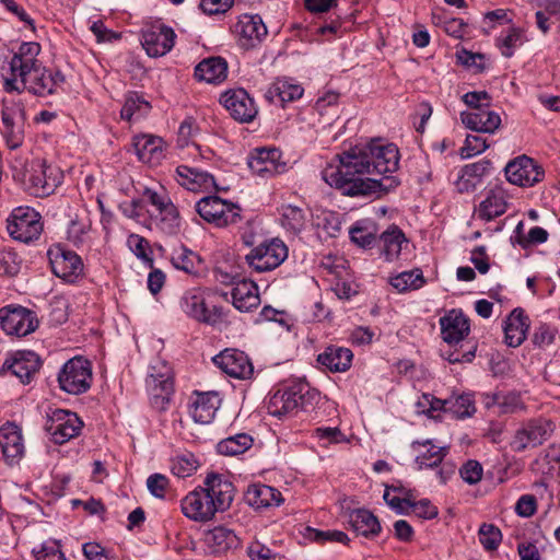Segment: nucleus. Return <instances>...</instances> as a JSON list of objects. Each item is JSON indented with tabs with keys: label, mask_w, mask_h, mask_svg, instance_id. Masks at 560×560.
<instances>
[{
	"label": "nucleus",
	"mask_w": 560,
	"mask_h": 560,
	"mask_svg": "<svg viewBox=\"0 0 560 560\" xmlns=\"http://www.w3.org/2000/svg\"><path fill=\"white\" fill-rule=\"evenodd\" d=\"M7 222V230L10 236L22 243H31L38 240L43 232L40 214L30 207L15 208Z\"/></svg>",
	"instance_id": "8"
},
{
	"label": "nucleus",
	"mask_w": 560,
	"mask_h": 560,
	"mask_svg": "<svg viewBox=\"0 0 560 560\" xmlns=\"http://www.w3.org/2000/svg\"><path fill=\"white\" fill-rule=\"evenodd\" d=\"M314 435L322 442L323 446L345 441V435L338 428H317Z\"/></svg>",
	"instance_id": "63"
},
{
	"label": "nucleus",
	"mask_w": 560,
	"mask_h": 560,
	"mask_svg": "<svg viewBox=\"0 0 560 560\" xmlns=\"http://www.w3.org/2000/svg\"><path fill=\"white\" fill-rule=\"evenodd\" d=\"M195 77L207 83H221L228 77V62L222 57H209L197 65Z\"/></svg>",
	"instance_id": "37"
},
{
	"label": "nucleus",
	"mask_w": 560,
	"mask_h": 560,
	"mask_svg": "<svg viewBox=\"0 0 560 560\" xmlns=\"http://www.w3.org/2000/svg\"><path fill=\"white\" fill-rule=\"evenodd\" d=\"M525 40L524 32L521 28L509 27L506 32H502L497 38V46L505 58H510Z\"/></svg>",
	"instance_id": "45"
},
{
	"label": "nucleus",
	"mask_w": 560,
	"mask_h": 560,
	"mask_svg": "<svg viewBox=\"0 0 560 560\" xmlns=\"http://www.w3.org/2000/svg\"><path fill=\"white\" fill-rule=\"evenodd\" d=\"M196 211L203 220L219 228L237 223L241 220V208L218 196L201 198L196 203Z\"/></svg>",
	"instance_id": "9"
},
{
	"label": "nucleus",
	"mask_w": 560,
	"mask_h": 560,
	"mask_svg": "<svg viewBox=\"0 0 560 560\" xmlns=\"http://www.w3.org/2000/svg\"><path fill=\"white\" fill-rule=\"evenodd\" d=\"M287 257V245L279 238H272L250 249L245 260L255 271L266 272L279 267Z\"/></svg>",
	"instance_id": "10"
},
{
	"label": "nucleus",
	"mask_w": 560,
	"mask_h": 560,
	"mask_svg": "<svg viewBox=\"0 0 560 560\" xmlns=\"http://www.w3.org/2000/svg\"><path fill=\"white\" fill-rule=\"evenodd\" d=\"M244 498L256 510L279 506L283 502V497L278 489L264 483L248 486Z\"/></svg>",
	"instance_id": "29"
},
{
	"label": "nucleus",
	"mask_w": 560,
	"mask_h": 560,
	"mask_svg": "<svg viewBox=\"0 0 560 560\" xmlns=\"http://www.w3.org/2000/svg\"><path fill=\"white\" fill-rule=\"evenodd\" d=\"M90 225L85 211H83L82 214L77 213L75 217L70 220L68 225V240L78 247L83 245L85 243Z\"/></svg>",
	"instance_id": "47"
},
{
	"label": "nucleus",
	"mask_w": 560,
	"mask_h": 560,
	"mask_svg": "<svg viewBox=\"0 0 560 560\" xmlns=\"http://www.w3.org/2000/svg\"><path fill=\"white\" fill-rule=\"evenodd\" d=\"M200 132L196 118L187 116L177 129V148L195 144V139Z\"/></svg>",
	"instance_id": "53"
},
{
	"label": "nucleus",
	"mask_w": 560,
	"mask_h": 560,
	"mask_svg": "<svg viewBox=\"0 0 560 560\" xmlns=\"http://www.w3.org/2000/svg\"><path fill=\"white\" fill-rule=\"evenodd\" d=\"M441 334L445 342L458 343L469 334V319L457 310L450 311L440 318Z\"/></svg>",
	"instance_id": "26"
},
{
	"label": "nucleus",
	"mask_w": 560,
	"mask_h": 560,
	"mask_svg": "<svg viewBox=\"0 0 560 560\" xmlns=\"http://www.w3.org/2000/svg\"><path fill=\"white\" fill-rule=\"evenodd\" d=\"M148 387L151 392V404L159 410H165L172 401L174 393V382L171 375L155 376L153 374L147 380Z\"/></svg>",
	"instance_id": "36"
},
{
	"label": "nucleus",
	"mask_w": 560,
	"mask_h": 560,
	"mask_svg": "<svg viewBox=\"0 0 560 560\" xmlns=\"http://www.w3.org/2000/svg\"><path fill=\"white\" fill-rule=\"evenodd\" d=\"M2 329L12 336L24 337L38 327L35 312L21 305H9L0 308Z\"/></svg>",
	"instance_id": "13"
},
{
	"label": "nucleus",
	"mask_w": 560,
	"mask_h": 560,
	"mask_svg": "<svg viewBox=\"0 0 560 560\" xmlns=\"http://www.w3.org/2000/svg\"><path fill=\"white\" fill-rule=\"evenodd\" d=\"M369 170L355 148H351L334 156L322 171V178L348 197H370L378 192H388L398 186L396 177L374 178Z\"/></svg>",
	"instance_id": "2"
},
{
	"label": "nucleus",
	"mask_w": 560,
	"mask_h": 560,
	"mask_svg": "<svg viewBox=\"0 0 560 560\" xmlns=\"http://www.w3.org/2000/svg\"><path fill=\"white\" fill-rule=\"evenodd\" d=\"M412 447L415 450L417 447L422 448V451L418 450V455L416 456V465L418 469L439 467L448 453L447 447L436 446L432 444L430 440L413 442Z\"/></svg>",
	"instance_id": "38"
},
{
	"label": "nucleus",
	"mask_w": 560,
	"mask_h": 560,
	"mask_svg": "<svg viewBox=\"0 0 560 560\" xmlns=\"http://www.w3.org/2000/svg\"><path fill=\"white\" fill-rule=\"evenodd\" d=\"M304 89L289 79H279L266 92V97L275 103L284 105L302 97Z\"/></svg>",
	"instance_id": "39"
},
{
	"label": "nucleus",
	"mask_w": 560,
	"mask_h": 560,
	"mask_svg": "<svg viewBox=\"0 0 560 560\" xmlns=\"http://www.w3.org/2000/svg\"><path fill=\"white\" fill-rule=\"evenodd\" d=\"M14 176H21L26 189L36 197L49 196L62 180V175L58 168L47 165L45 161L39 159L33 160L30 168L23 174Z\"/></svg>",
	"instance_id": "6"
},
{
	"label": "nucleus",
	"mask_w": 560,
	"mask_h": 560,
	"mask_svg": "<svg viewBox=\"0 0 560 560\" xmlns=\"http://www.w3.org/2000/svg\"><path fill=\"white\" fill-rule=\"evenodd\" d=\"M20 269L21 259L13 249L0 250V276L14 277Z\"/></svg>",
	"instance_id": "55"
},
{
	"label": "nucleus",
	"mask_w": 560,
	"mask_h": 560,
	"mask_svg": "<svg viewBox=\"0 0 560 560\" xmlns=\"http://www.w3.org/2000/svg\"><path fill=\"white\" fill-rule=\"evenodd\" d=\"M174 44V31L161 21L144 24L141 31V45L150 57H161Z\"/></svg>",
	"instance_id": "16"
},
{
	"label": "nucleus",
	"mask_w": 560,
	"mask_h": 560,
	"mask_svg": "<svg viewBox=\"0 0 560 560\" xmlns=\"http://www.w3.org/2000/svg\"><path fill=\"white\" fill-rule=\"evenodd\" d=\"M353 353L349 348L331 345L317 357V362L330 372H346L351 366Z\"/></svg>",
	"instance_id": "34"
},
{
	"label": "nucleus",
	"mask_w": 560,
	"mask_h": 560,
	"mask_svg": "<svg viewBox=\"0 0 560 560\" xmlns=\"http://www.w3.org/2000/svg\"><path fill=\"white\" fill-rule=\"evenodd\" d=\"M509 205V195L502 185L489 189L480 201L476 212L480 220L491 221L505 213Z\"/></svg>",
	"instance_id": "25"
},
{
	"label": "nucleus",
	"mask_w": 560,
	"mask_h": 560,
	"mask_svg": "<svg viewBox=\"0 0 560 560\" xmlns=\"http://www.w3.org/2000/svg\"><path fill=\"white\" fill-rule=\"evenodd\" d=\"M529 328L528 317L522 308H514L504 320V341L509 347L516 348L526 339Z\"/></svg>",
	"instance_id": "31"
},
{
	"label": "nucleus",
	"mask_w": 560,
	"mask_h": 560,
	"mask_svg": "<svg viewBox=\"0 0 560 560\" xmlns=\"http://www.w3.org/2000/svg\"><path fill=\"white\" fill-rule=\"evenodd\" d=\"M138 159L150 165H158L164 158L163 140L152 135H138L132 139Z\"/></svg>",
	"instance_id": "28"
},
{
	"label": "nucleus",
	"mask_w": 560,
	"mask_h": 560,
	"mask_svg": "<svg viewBox=\"0 0 560 560\" xmlns=\"http://www.w3.org/2000/svg\"><path fill=\"white\" fill-rule=\"evenodd\" d=\"M127 246L147 266L153 267L152 250L148 240L138 234H130L127 238Z\"/></svg>",
	"instance_id": "52"
},
{
	"label": "nucleus",
	"mask_w": 560,
	"mask_h": 560,
	"mask_svg": "<svg viewBox=\"0 0 560 560\" xmlns=\"http://www.w3.org/2000/svg\"><path fill=\"white\" fill-rule=\"evenodd\" d=\"M349 523L353 530L364 537H374L382 529L378 518L372 512L364 509L351 512Z\"/></svg>",
	"instance_id": "42"
},
{
	"label": "nucleus",
	"mask_w": 560,
	"mask_h": 560,
	"mask_svg": "<svg viewBox=\"0 0 560 560\" xmlns=\"http://www.w3.org/2000/svg\"><path fill=\"white\" fill-rule=\"evenodd\" d=\"M212 361L221 371L234 378L248 380L254 373L247 354L237 349H225L213 357Z\"/></svg>",
	"instance_id": "20"
},
{
	"label": "nucleus",
	"mask_w": 560,
	"mask_h": 560,
	"mask_svg": "<svg viewBox=\"0 0 560 560\" xmlns=\"http://www.w3.org/2000/svg\"><path fill=\"white\" fill-rule=\"evenodd\" d=\"M220 102L230 115L241 122L252 121L258 113L254 98L244 89L230 90L223 93Z\"/></svg>",
	"instance_id": "22"
},
{
	"label": "nucleus",
	"mask_w": 560,
	"mask_h": 560,
	"mask_svg": "<svg viewBox=\"0 0 560 560\" xmlns=\"http://www.w3.org/2000/svg\"><path fill=\"white\" fill-rule=\"evenodd\" d=\"M58 384L61 390L80 395L88 392L92 384V364L82 357L68 360L58 373Z\"/></svg>",
	"instance_id": "7"
},
{
	"label": "nucleus",
	"mask_w": 560,
	"mask_h": 560,
	"mask_svg": "<svg viewBox=\"0 0 560 560\" xmlns=\"http://www.w3.org/2000/svg\"><path fill=\"white\" fill-rule=\"evenodd\" d=\"M349 233H350L351 241L362 248L371 247L376 241L375 233H374L373 229L368 228V226H362L359 223L353 225L350 229Z\"/></svg>",
	"instance_id": "57"
},
{
	"label": "nucleus",
	"mask_w": 560,
	"mask_h": 560,
	"mask_svg": "<svg viewBox=\"0 0 560 560\" xmlns=\"http://www.w3.org/2000/svg\"><path fill=\"white\" fill-rule=\"evenodd\" d=\"M231 296L234 307L241 312H250L260 304L258 287L252 280H237L231 291Z\"/></svg>",
	"instance_id": "32"
},
{
	"label": "nucleus",
	"mask_w": 560,
	"mask_h": 560,
	"mask_svg": "<svg viewBox=\"0 0 560 560\" xmlns=\"http://www.w3.org/2000/svg\"><path fill=\"white\" fill-rule=\"evenodd\" d=\"M250 560H281L277 552L259 541L252 542L247 548Z\"/></svg>",
	"instance_id": "62"
},
{
	"label": "nucleus",
	"mask_w": 560,
	"mask_h": 560,
	"mask_svg": "<svg viewBox=\"0 0 560 560\" xmlns=\"http://www.w3.org/2000/svg\"><path fill=\"white\" fill-rule=\"evenodd\" d=\"M390 284L398 292H406L408 290H418L424 284L423 273L420 269L404 271L390 278Z\"/></svg>",
	"instance_id": "46"
},
{
	"label": "nucleus",
	"mask_w": 560,
	"mask_h": 560,
	"mask_svg": "<svg viewBox=\"0 0 560 560\" xmlns=\"http://www.w3.org/2000/svg\"><path fill=\"white\" fill-rule=\"evenodd\" d=\"M0 447L8 464L12 465L21 460L25 446L20 427L8 422L0 428Z\"/></svg>",
	"instance_id": "24"
},
{
	"label": "nucleus",
	"mask_w": 560,
	"mask_h": 560,
	"mask_svg": "<svg viewBox=\"0 0 560 560\" xmlns=\"http://www.w3.org/2000/svg\"><path fill=\"white\" fill-rule=\"evenodd\" d=\"M253 444V438L246 433H238L221 440L215 448L220 455L236 456L245 453Z\"/></svg>",
	"instance_id": "44"
},
{
	"label": "nucleus",
	"mask_w": 560,
	"mask_h": 560,
	"mask_svg": "<svg viewBox=\"0 0 560 560\" xmlns=\"http://www.w3.org/2000/svg\"><path fill=\"white\" fill-rule=\"evenodd\" d=\"M488 147L486 138L478 135H468L465 145L462 148V156L464 159L472 158L482 153Z\"/></svg>",
	"instance_id": "59"
},
{
	"label": "nucleus",
	"mask_w": 560,
	"mask_h": 560,
	"mask_svg": "<svg viewBox=\"0 0 560 560\" xmlns=\"http://www.w3.org/2000/svg\"><path fill=\"white\" fill-rule=\"evenodd\" d=\"M238 44L250 49L260 45L268 34L267 26L258 14H243L234 26Z\"/></svg>",
	"instance_id": "21"
},
{
	"label": "nucleus",
	"mask_w": 560,
	"mask_h": 560,
	"mask_svg": "<svg viewBox=\"0 0 560 560\" xmlns=\"http://www.w3.org/2000/svg\"><path fill=\"white\" fill-rule=\"evenodd\" d=\"M205 544L211 553H224L237 548L240 539L234 530L225 526H215L205 534Z\"/></svg>",
	"instance_id": "35"
},
{
	"label": "nucleus",
	"mask_w": 560,
	"mask_h": 560,
	"mask_svg": "<svg viewBox=\"0 0 560 560\" xmlns=\"http://www.w3.org/2000/svg\"><path fill=\"white\" fill-rule=\"evenodd\" d=\"M479 541L487 551H494L501 544V530L493 524L483 523L478 530Z\"/></svg>",
	"instance_id": "54"
},
{
	"label": "nucleus",
	"mask_w": 560,
	"mask_h": 560,
	"mask_svg": "<svg viewBox=\"0 0 560 560\" xmlns=\"http://www.w3.org/2000/svg\"><path fill=\"white\" fill-rule=\"evenodd\" d=\"M354 148L364 165L370 168L369 173L372 177L374 175L388 177L386 174L398 170L400 155L395 144L372 140L368 144Z\"/></svg>",
	"instance_id": "5"
},
{
	"label": "nucleus",
	"mask_w": 560,
	"mask_h": 560,
	"mask_svg": "<svg viewBox=\"0 0 560 560\" xmlns=\"http://www.w3.org/2000/svg\"><path fill=\"white\" fill-rule=\"evenodd\" d=\"M491 405L498 406L501 413H514L524 407L520 395L515 393L493 394L491 401L487 402V407Z\"/></svg>",
	"instance_id": "50"
},
{
	"label": "nucleus",
	"mask_w": 560,
	"mask_h": 560,
	"mask_svg": "<svg viewBox=\"0 0 560 560\" xmlns=\"http://www.w3.org/2000/svg\"><path fill=\"white\" fill-rule=\"evenodd\" d=\"M324 398L320 393L311 387L305 382H294L277 389L267 404L268 413L282 418L288 415H294L299 410L307 413H314L313 419L318 418L319 405Z\"/></svg>",
	"instance_id": "4"
},
{
	"label": "nucleus",
	"mask_w": 560,
	"mask_h": 560,
	"mask_svg": "<svg viewBox=\"0 0 560 560\" xmlns=\"http://www.w3.org/2000/svg\"><path fill=\"white\" fill-rule=\"evenodd\" d=\"M221 405V398L215 392H195L189 398L188 412L195 422L201 424L210 423Z\"/></svg>",
	"instance_id": "23"
},
{
	"label": "nucleus",
	"mask_w": 560,
	"mask_h": 560,
	"mask_svg": "<svg viewBox=\"0 0 560 560\" xmlns=\"http://www.w3.org/2000/svg\"><path fill=\"white\" fill-rule=\"evenodd\" d=\"M83 428L80 418L69 410L55 409L47 415L45 431L56 444H63L78 436Z\"/></svg>",
	"instance_id": "11"
},
{
	"label": "nucleus",
	"mask_w": 560,
	"mask_h": 560,
	"mask_svg": "<svg viewBox=\"0 0 560 560\" xmlns=\"http://www.w3.org/2000/svg\"><path fill=\"white\" fill-rule=\"evenodd\" d=\"M40 365V359L34 351H19L11 362L7 360L4 363V366L23 384H28L32 381Z\"/></svg>",
	"instance_id": "27"
},
{
	"label": "nucleus",
	"mask_w": 560,
	"mask_h": 560,
	"mask_svg": "<svg viewBox=\"0 0 560 560\" xmlns=\"http://www.w3.org/2000/svg\"><path fill=\"white\" fill-rule=\"evenodd\" d=\"M553 431V423L546 419H534L516 430L511 446L515 452L537 447L547 441Z\"/></svg>",
	"instance_id": "17"
},
{
	"label": "nucleus",
	"mask_w": 560,
	"mask_h": 560,
	"mask_svg": "<svg viewBox=\"0 0 560 560\" xmlns=\"http://www.w3.org/2000/svg\"><path fill=\"white\" fill-rule=\"evenodd\" d=\"M446 412L456 419L471 417L476 412L474 395L470 393L451 395L446 398Z\"/></svg>",
	"instance_id": "43"
},
{
	"label": "nucleus",
	"mask_w": 560,
	"mask_h": 560,
	"mask_svg": "<svg viewBox=\"0 0 560 560\" xmlns=\"http://www.w3.org/2000/svg\"><path fill=\"white\" fill-rule=\"evenodd\" d=\"M509 183L520 187H532L542 180L545 172L532 158L520 155L504 167Z\"/></svg>",
	"instance_id": "18"
},
{
	"label": "nucleus",
	"mask_w": 560,
	"mask_h": 560,
	"mask_svg": "<svg viewBox=\"0 0 560 560\" xmlns=\"http://www.w3.org/2000/svg\"><path fill=\"white\" fill-rule=\"evenodd\" d=\"M152 106L138 92H129L126 94L124 106L120 110V117L127 121H138L150 113Z\"/></svg>",
	"instance_id": "41"
},
{
	"label": "nucleus",
	"mask_w": 560,
	"mask_h": 560,
	"mask_svg": "<svg viewBox=\"0 0 560 560\" xmlns=\"http://www.w3.org/2000/svg\"><path fill=\"white\" fill-rule=\"evenodd\" d=\"M36 560H66L65 555L60 550V546L55 540L43 542L40 549L35 552Z\"/></svg>",
	"instance_id": "61"
},
{
	"label": "nucleus",
	"mask_w": 560,
	"mask_h": 560,
	"mask_svg": "<svg viewBox=\"0 0 560 560\" xmlns=\"http://www.w3.org/2000/svg\"><path fill=\"white\" fill-rule=\"evenodd\" d=\"M180 307L187 316L209 325L220 323L224 316L222 307L215 305L209 307L206 304L200 288L186 291L180 300Z\"/></svg>",
	"instance_id": "15"
},
{
	"label": "nucleus",
	"mask_w": 560,
	"mask_h": 560,
	"mask_svg": "<svg viewBox=\"0 0 560 560\" xmlns=\"http://www.w3.org/2000/svg\"><path fill=\"white\" fill-rule=\"evenodd\" d=\"M177 184L190 191L209 190L217 186L212 175L186 165L177 166Z\"/></svg>",
	"instance_id": "33"
},
{
	"label": "nucleus",
	"mask_w": 560,
	"mask_h": 560,
	"mask_svg": "<svg viewBox=\"0 0 560 560\" xmlns=\"http://www.w3.org/2000/svg\"><path fill=\"white\" fill-rule=\"evenodd\" d=\"M405 242V234L397 226H392L383 232L380 236L378 247L385 260L393 261L398 258Z\"/></svg>",
	"instance_id": "40"
},
{
	"label": "nucleus",
	"mask_w": 560,
	"mask_h": 560,
	"mask_svg": "<svg viewBox=\"0 0 560 560\" xmlns=\"http://www.w3.org/2000/svg\"><path fill=\"white\" fill-rule=\"evenodd\" d=\"M308 537L315 541H336L343 545L349 542V537L341 530H318L312 527L306 528Z\"/></svg>",
	"instance_id": "58"
},
{
	"label": "nucleus",
	"mask_w": 560,
	"mask_h": 560,
	"mask_svg": "<svg viewBox=\"0 0 560 560\" xmlns=\"http://www.w3.org/2000/svg\"><path fill=\"white\" fill-rule=\"evenodd\" d=\"M47 257L52 273L67 282H74L83 273L81 257L60 244L50 246L47 250Z\"/></svg>",
	"instance_id": "12"
},
{
	"label": "nucleus",
	"mask_w": 560,
	"mask_h": 560,
	"mask_svg": "<svg viewBox=\"0 0 560 560\" xmlns=\"http://www.w3.org/2000/svg\"><path fill=\"white\" fill-rule=\"evenodd\" d=\"M25 109L23 106L11 103L4 104L1 109L0 132L9 149L20 148L24 141Z\"/></svg>",
	"instance_id": "14"
},
{
	"label": "nucleus",
	"mask_w": 560,
	"mask_h": 560,
	"mask_svg": "<svg viewBox=\"0 0 560 560\" xmlns=\"http://www.w3.org/2000/svg\"><path fill=\"white\" fill-rule=\"evenodd\" d=\"M199 467L196 456L188 451L177 454V478L190 477Z\"/></svg>",
	"instance_id": "56"
},
{
	"label": "nucleus",
	"mask_w": 560,
	"mask_h": 560,
	"mask_svg": "<svg viewBox=\"0 0 560 560\" xmlns=\"http://www.w3.org/2000/svg\"><path fill=\"white\" fill-rule=\"evenodd\" d=\"M463 102L472 110H478L490 106L491 96L486 91H472L463 95Z\"/></svg>",
	"instance_id": "60"
},
{
	"label": "nucleus",
	"mask_w": 560,
	"mask_h": 560,
	"mask_svg": "<svg viewBox=\"0 0 560 560\" xmlns=\"http://www.w3.org/2000/svg\"><path fill=\"white\" fill-rule=\"evenodd\" d=\"M82 551L86 560H115L110 552L97 542H85Z\"/></svg>",
	"instance_id": "64"
},
{
	"label": "nucleus",
	"mask_w": 560,
	"mask_h": 560,
	"mask_svg": "<svg viewBox=\"0 0 560 560\" xmlns=\"http://www.w3.org/2000/svg\"><path fill=\"white\" fill-rule=\"evenodd\" d=\"M179 260V262L177 261V269L183 270L188 275L198 277L205 271L202 259L196 253L187 249L186 247L182 248Z\"/></svg>",
	"instance_id": "51"
},
{
	"label": "nucleus",
	"mask_w": 560,
	"mask_h": 560,
	"mask_svg": "<svg viewBox=\"0 0 560 560\" xmlns=\"http://www.w3.org/2000/svg\"><path fill=\"white\" fill-rule=\"evenodd\" d=\"M39 44L22 43L9 62L10 75L3 78V90L19 94L28 92L37 97H47L58 92L65 83V75L59 70L43 66L37 58Z\"/></svg>",
	"instance_id": "1"
},
{
	"label": "nucleus",
	"mask_w": 560,
	"mask_h": 560,
	"mask_svg": "<svg viewBox=\"0 0 560 560\" xmlns=\"http://www.w3.org/2000/svg\"><path fill=\"white\" fill-rule=\"evenodd\" d=\"M281 223L287 230L298 233L305 223V214L299 207L287 205L281 208Z\"/></svg>",
	"instance_id": "49"
},
{
	"label": "nucleus",
	"mask_w": 560,
	"mask_h": 560,
	"mask_svg": "<svg viewBox=\"0 0 560 560\" xmlns=\"http://www.w3.org/2000/svg\"><path fill=\"white\" fill-rule=\"evenodd\" d=\"M205 486L191 491L182 500L184 515L197 522L209 521L217 512L225 511L234 499V486L223 475L209 474Z\"/></svg>",
	"instance_id": "3"
},
{
	"label": "nucleus",
	"mask_w": 560,
	"mask_h": 560,
	"mask_svg": "<svg viewBox=\"0 0 560 560\" xmlns=\"http://www.w3.org/2000/svg\"><path fill=\"white\" fill-rule=\"evenodd\" d=\"M282 153L276 148L255 149L247 159V165L253 174L262 178L273 177L287 171V163L281 160Z\"/></svg>",
	"instance_id": "19"
},
{
	"label": "nucleus",
	"mask_w": 560,
	"mask_h": 560,
	"mask_svg": "<svg viewBox=\"0 0 560 560\" xmlns=\"http://www.w3.org/2000/svg\"><path fill=\"white\" fill-rule=\"evenodd\" d=\"M143 199L155 208L158 215H160L163 221L166 220L167 215L172 214L174 211L172 200L164 191L159 192L151 188H145Z\"/></svg>",
	"instance_id": "48"
},
{
	"label": "nucleus",
	"mask_w": 560,
	"mask_h": 560,
	"mask_svg": "<svg viewBox=\"0 0 560 560\" xmlns=\"http://www.w3.org/2000/svg\"><path fill=\"white\" fill-rule=\"evenodd\" d=\"M462 122L469 129L483 133H493L501 125L500 115L488 108L460 114Z\"/></svg>",
	"instance_id": "30"
}]
</instances>
